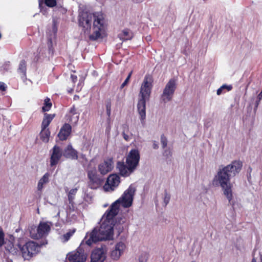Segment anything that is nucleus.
Here are the masks:
<instances>
[{
	"instance_id": "33",
	"label": "nucleus",
	"mask_w": 262,
	"mask_h": 262,
	"mask_svg": "<svg viewBox=\"0 0 262 262\" xmlns=\"http://www.w3.org/2000/svg\"><path fill=\"white\" fill-rule=\"evenodd\" d=\"M5 244V234L3 229L0 227V247Z\"/></svg>"
},
{
	"instance_id": "41",
	"label": "nucleus",
	"mask_w": 262,
	"mask_h": 262,
	"mask_svg": "<svg viewBox=\"0 0 262 262\" xmlns=\"http://www.w3.org/2000/svg\"><path fill=\"white\" fill-rule=\"evenodd\" d=\"M71 79L74 84L77 81V77L74 74L71 75Z\"/></svg>"
},
{
	"instance_id": "6",
	"label": "nucleus",
	"mask_w": 262,
	"mask_h": 262,
	"mask_svg": "<svg viewBox=\"0 0 262 262\" xmlns=\"http://www.w3.org/2000/svg\"><path fill=\"white\" fill-rule=\"evenodd\" d=\"M18 247L25 260H30L39 252V245L33 241L26 242L23 245L19 244Z\"/></svg>"
},
{
	"instance_id": "3",
	"label": "nucleus",
	"mask_w": 262,
	"mask_h": 262,
	"mask_svg": "<svg viewBox=\"0 0 262 262\" xmlns=\"http://www.w3.org/2000/svg\"><path fill=\"white\" fill-rule=\"evenodd\" d=\"M153 81L152 76L147 74L141 85L139 93L140 98L138 100L137 109L142 123L146 118V101L149 100L150 96Z\"/></svg>"
},
{
	"instance_id": "42",
	"label": "nucleus",
	"mask_w": 262,
	"mask_h": 262,
	"mask_svg": "<svg viewBox=\"0 0 262 262\" xmlns=\"http://www.w3.org/2000/svg\"><path fill=\"white\" fill-rule=\"evenodd\" d=\"M222 88H223L224 89H226L228 91H229L232 90V86L231 85H227L224 84L222 86Z\"/></svg>"
},
{
	"instance_id": "11",
	"label": "nucleus",
	"mask_w": 262,
	"mask_h": 262,
	"mask_svg": "<svg viewBox=\"0 0 262 262\" xmlns=\"http://www.w3.org/2000/svg\"><path fill=\"white\" fill-rule=\"evenodd\" d=\"M50 165L51 167H53L58 164L62 157V149L59 146L55 145L50 150Z\"/></svg>"
},
{
	"instance_id": "45",
	"label": "nucleus",
	"mask_w": 262,
	"mask_h": 262,
	"mask_svg": "<svg viewBox=\"0 0 262 262\" xmlns=\"http://www.w3.org/2000/svg\"><path fill=\"white\" fill-rule=\"evenodd\" d=\"M153 148L154 149H157L159 147L158 143L156 141H154L153 145H152Z\"/></svg>"
},
{
	"instance_id": "13",
	"label": "nucleus",
	"mask_w": 262,
	"mask_h": 262,
	"mask_svg": "<svg viewBox=\"0 0 262 262\" xmlns=\"http://www.w3.org/2000/svg\"><path fill=\"white\" fill-rule=\"evenodd\" d=\"M140 154L138 149H133L130 150L126 158V164L135 170L139 164Z\"/></svg>"
},
{
	"instance_id": "2",
	"label": "nucleus",
	"mask_w": 262,
	"mask_h": 262,
	"mask_svg": "<svg viewBox=\"0 0 262 262\" xmlns=\"http://www.w3.org/2000/svg\"><path fill=\"white\" fill-rule=\"evenodd\" d=\"M136 191V189L130 186L126 190L122 196L118 200L113 203L110 208L105 211L103 216L105 222L110 223V221L115 217L118 213L120 204L123 207L128 208L132 206L133 204V197Z\"/></svg>"
},
{
	"instance_id": "17",
	"label": "nucleus",
	"mask_w": 262,
	"mask_h": 262,
	"mask_svg": "<svg viewBox=\"0 0 262 262\" xmlns=\"http://www.w3.org/2000/svg\"><path fill=\"white\" fill-rule=\"evenodd\" d=\"M71 133V125L69 123H65L60 128L57 136L60 141H66L68 139Z\"/></svg>"
},
{
	"instance_id": "38",
	"label": "nucleus",
	"mask_w": 262,
	"mask_h": 262,
	"mask_svg": "<svg viewBox=\"0 0 262 262\" xmlns=\"http://www.w3.org/2000/svg\"><path fill=\"white\" fill-rule=\"evenodd\" d=\"M122 133H128L129 132V126L127 124H124L122 125Z\"/></svg>"
},
{
	"instance_id": "5",
	"label": "nucleus",
	"mask_w": 262,
	"mask_h": 262,
	"mask_svg": "<svg viewBox=\"0 0 262 262\" xmlns=\"http://www.w3.org/2000/svg\"><path fill=\"white\" fill-rule=\"evenodd\" d=\"M93 160H91L88 164L86 173L88 177V186L91 189H97L100 187L104 182L103 176H100L97 172L94 165L92 166Z\"/></svg>"
},
{
	"instance_id": "23",
	"label": "nucleus",
	"mask_w": 262,
	"mask_h": 262,
	"mask_svg": "<svg viewBox=\"0 0 262 262\" xmlns=\"http://www.w3.org/2000/svg\"><path fill=\"white\" fill-rule=\"evenodd\" d=\"M77 191V189L76 188L72 189L70 190L68 197V201L69 203V209L71 211H74L75 206H74V200L75 199V195H76Z\"/></svg>"
},
{
	"instance_id": "29",
	"label": "nucleus",
	"mask_w": 262,
	"mask_h": 262,
	"mask_svg": "<svg viewBox=\"0 0 262 262\" xmlns=\"http://www.w3.org/2000/svg\"><path fill=\"white\" fill-rule=\"evenodd\" d=\"M52 106L50 98H46L44 100L43 106L42 107V111L46 112L49 111Z\"/></svg>"
},
{
	"instance_id": "1",
	"label": "nucleus",
	"mask_w": 262,
	"mask_h": 262,
	"mask_svg": "<svg viewBox=\"0 0 262 262\" xmlns=\"http://www.w3.org/2000/svg\"><path fill=\"white\" fill-rule=\"evenodd\" d=\"M243 163L240 160L233 161L226 166H221L212 180L213 186L221 187L224 194L228 200L229 203L234 205L232 200L233 194L232 184L230 182L231 178L235 177L241 171Z\"/></svg>"
},
{
	"instance_id": "27",
	"label": "nucleus",
	"mask_w": 262,
	"mask_h": 262,
	"mask_svg": "<svg viewBox=\"0 0 262 262\" xmlns=\"http://www.w3.org/2000/svg\"><path fill=\"white\" fill-rule=\"evenodd\" d=\"M50 134L51 132L49 128H46L43 130L41 128L40 133V138L41 140L43 142L48 143L49 141Z\"/></svg>"
},
{
	"instance_id": "20",
	"label": "nucleus",
	"mask_w": 262,
	"mask_h": 262,
	"mask_svg": "<svg viewBox=\"0 0 262 262\" xmlns=\"http://www.w3.org/2000/svg\"><path fill=\"white\" fill-rule=\"evenodd\" d=\"M55 117V114H49L47 113L44 114L43 118L41 123V128L42 129L48 128L47 127L50 125L53 119Z\"/></svg>"
},
{
	"instance_id": "47",
	"label": "nucleus",
	"mask_w": 262,
	"mask_h": 262,
	"mask_svg": "<svg viewBox=\"0 0 262 262\" xmlns=\"http://www.w3.org/2000/svg\"><path fill=\"white\" fill-rule=\"evenodd\" d=\"M257 99H261V100L262 99V90H261V91L260 92V93L257 96Z\"/></svg>"
},
{
	"instance_id": "7",
	"label": "nucleus",
	"mask_w": 262,
	"mask_h": 262,
	"mask_svg": "<svg viewBox=\"0 0 262 262\" xmlns=\"http://www.w3.org/2000/svg\"><path fill=\"white\" fill-rule=\"evenodd\" d=\"M177 86V79L174 78L169 79L163 89V93L161 96V102L165 103L171 101Z\"/></svg>"
},
{
	"instance_id": "14",
	"label": "nucleus",
	"mask_w": 262,
	"mask_h": 262,
	"mask_svg": "<svg viewBox=\"0 0 262 262\" xmlns=\"http://www.w3.org/2000/svg\"><path fill=\"white\" fill-rule=\"evenodd\" d=\"M114 168V161L112 158L108 157L98 166L100 174L104 176L111 172Z\"/></svg>"
},
{
	"instance_id": "12",
	"label": "nucleus",
	"mask_w": 262,
	"mask_h": 262,
	"mask_svg": "<svg viewBox=\"0 0 262 262\" xmlns=\"http://www.w3.org/2000/svg\"><path fill=\"white\" fill-rule=\"evenodd\" d=\"M107 251L101 247L94 249L91 254V262H104L106 258Z\"/></svg>"
},
{
	"instance_id": "26",
	"label": "nucleus",
	"mask_w": 262,
	"mask_h": 262,
	"mask_svg": "<svg viewBox=\"0 0 262 262\" xmlns=\"http://www.w3.org/2000/svg\"><path fill=\"white\" fill-rule=\"evenodd\" d=\"M39 7L41 9L43 7V5L50 7L53 8L56 6V0H38Z\"/></svg>"
},
{
	"instance_id": "50",
	"label": "nucleus",
	"mask_w": 262,
	"mask_h": 262,
	"mask_svg": "<svg viewBox=\"0 0 262 262\" xmlns=\"http://www.w3.org/2000/svg\"><path fill=\"white\" fill-rule=\"evenodd\" d=\"M73 91V89H71L70 90H68L69 93H72Z\"/></svg>"
},
{
	"instance_id": "37",
	"label": "nucleus",
	"mask_w": 262,
	"mask_h": 262,
	"mask_svg": "<svg viewBox=\"0 0 262 262\" xmlns=\"http://www.w3.org/2000/svg\"><path fill=\"white\" fill-rule=\"evenodd\" d=\"M131 75H132V72H130L128 75L127 76V77H126V79L125 80V81L122 83V84H121V88H124L126 84L127 83H128L130 78V76H131Z\"/></svg>"
},
{
	"instance_id": "48",
	"label": "nucleus",
	"mask_w": 262,
	"mask_h": 262,
	"mask_svg": "<svg viewBox=\"0 0 262 262\" xmlns=\"http://www.w3.org/2000/svg\"><path fill=\"white\" fill-rule=\"evenodd\" d=\"M77 99H79V96H77V95H75L74 97V100H76Z\"/></svg>"
},
{
	"instance_id": "16",
	"label": "nucleus",
	"mask_w": 262,
	"mask_h": 262,
	"mask_svg": "<svg viewBox=\"0 0 262 262\" xmlns=\"http://www.w3.org/2000/svg\"><path fill=\"white\" fill-rule=\"evenodd\" d=\"M131 166L125 164L123 161H118L117 163L116 168L119 171V174L124 177H128L133 173L135 169Z\"/></svg>"
},
{
	"instance_id": "46",
	"label": "nucleus",
	"mask_w": 262,
	"mask_h": 262,
	"mask_svg": "<svg viewBox=\"0 0 262 262\" xmlns=\"http://www.w3.org/2000/svg\"><path fill=\"white\" fill-rule=\"evenodd\" d=\"M223 89H224L223 88H222V86L219 88L217 90V92H216V94L217 95H220L222 94V90Z\"/></svg>"
},
{
	"instance_id": "31",
	"label": "nucleus",
	"mask_w": 262,
	"mask_h": 262,
	"mask_svg": "<svg viewBox=\"0 0 262 262\" xmlns=\"http://www.w3.org/2000/svg\"><path fill=\"white\" fill-rule=\"evenodd\" d=\"M111 99H108L105 101L106 114L108 118L110 117L111 114Z\"/></svg>"
},
{
	"instance_id": "22",
	"label": "nucleus",
	"mask_w": 262,
	"mask_h": 262,
	"mask_svg": "<svg viewBox=\"0 0 262 262\" xmlns=\"http://www.w3.org/2000/svg\"><path fill=\"white\" fill-rule=\"evenodd\" d=\"M134 37L133 33L128 28L123 29L121 33L118 34V37L120 40L124 41L130 40Z\"/></svg>"
},
{
	"instance_id": "18",
	"label": "nucleus",
	"mask_w": 262,
	"mask_h": 262,
	"mask_svg": "<svg viewBox=\"0 0 262 262\" xmlns=\"http://www.w3.org/2000/svg\"><path fill=\"white\" fill-rule=\"evenodd\" d=\"M120 183V177L116 174H110L107 179L106 184L104 188L106 190H108L110 188L113 190L114 188L117 186Z\"/></svg>"
},
{
	"instance_id": "40",
	"label": "nucleus",
	"mask_w": 262,
	"mask_h": 262,
	"mask_svg": "<svg viewBox=\"0 0 262 262\" xmlns=\"http://www.w3.org/2000/svg\"><path fill=\"white\" fill-rule=\"evenodd\" d=\"M72 235V233L71 232H67L66 234H64L63 237L64 238L65 241H68Z\"/></svg>"
},
{
	"instance_id": "43",
	"label": "nucleus",
	"mask_w": 262,
	"mask_h": 262,
	"mask_svg": "<svg viewBox=\"0 0 262 262\" xmlns=\"http://www.w3.org/2000/svg\"><path fill=\"white\" fill-rule=\"evenodd\" d=\"M122 136H123V138L126 140V141H129V136L127 134V133H122Z\"/></svg>"
},
{
	"instance_id": "35",
	"label": "nucleus",
	"mask_w": 262,
	"mask_h": 262,
	"mask_svg": "<svg viewBox=\"0 0 262 262\" xmlns=\"http://www.w3.org/2000/svg\"><path fill=\"white\" fill-rule=\"evenodd\" d=\"M48 45L49 53H53V42L51 38L48 39Z\"/></svg>"
},
{
	"instance_id": "15",
	"label": "nucleus",
	"mask_w": 262,
	"mask_h": 262,
	"mask_svg": "<svg viewBox=\"0 0 262 262\" xmlns=\"http://www.w3.org/2000/svg\"><path fill=\"white\" fill-rule=\"evenodd\" d=\"M126 248L125 244L120 242L117 243L115 247L110 252V257L113 260H117L119 259L121 255L123 253Z\"/></svg>"
},
{
	"instance_id": "10",
	"label": "nucleus",
	"mask_w": 262,
	"mask_h": 262,
	"mask_svg": "<svg viewBox=\"0 0 262 262\" xmlns=\"http://www.w3.org/2000/svg\"><path fill=\"white\" fill-rule=\"evenodd\" d=\"M97 13L91 14L87 12H83L79 15V25L82 27L84 33L90 32L92 18L93 15Z\"/></svg>"
},
{
	"instance_id": "19",
	"label": "nucleus",
	"mask_w": 262,
	"mask_h": 262,
	"mask_svg": "<svg viewBox=\"0 0 262 262\" xmlns=\"http://www.w3.org/2000/svg\"><path fill=\"white\" fill-rule=\"evenodd\" d=\"M63 156L67 159L77 160L78 159V152L74 149L71 144H69L62 150Z\"/></svg>"
},
{
	"instance_id": "21",
	"label": "nucleus",
	"mask_w": 262,
	"mask_h": 262,
	"mask_svg": "<svg viewBox=\"0 0 262 262\" xmlns=\"http://www.w3.org/2000/svg\"><path fill=\"white\" fill-rule=\"evenodd\" d=\"M38 226L41 237L46 236L51 230L50 226L46 222H40Z\"/></svg>"
},
{
	"instance_id": "44",
	"label": "nucleus",
	"mask_w": 262,
	"mask_h": 262,
	"mask_svg": "<svg viewBox=\"0 0 262 262\" xmlns=\"http://www.w3.org/2000/svg\"><path fill=\"white\" fill-rule=\"evenodd\" d=\"M260 101H261V99H259L257 98V100L256 101L255 103V109H256L258 107Z\"/></svg>"
},
{
	"instance_id": "32",
	"label": "nucleus",
	"mask_w": 262,
	"mask_h": 262,
	"mask_svg": "<svg viewBox=\"0 0 262 262\" xmlns=\"http://www.w3.org/2000/svg\"><path fill=\"white\" fill-rule=\"evenodd\" d=\"M148 258V254L146 252L142 253L139 258L140 262H146Z\"/></svg>"
},
{
	"instance_id": "49",
	"label": "nucleus",
	"mask_w": 262,
	"mask_h": 262,
	"mask_svg": "<svg viewBox=\"0 0 262 262\" xmlns=\"http://www.w3.org/2000/svg\"><path fill=\"white\" fill-rule=\"evenodd\" d=\"M251 262H256V259L254 257H253L252 259Z\"/></svg>"
},
{
	"instance_id": "39",
	"label": "nucleus",
	"mask_w": 262,
	"mask_h": 262,
	"mask_svg": "<svg viewBox=\"0 0 262 262\" xmlns=\"http://www.w3.org/2000/svg\"><path fill=\"white\" fill-rule=\"evenodd\" d=\"M7 89V86L5 83L3 82H0V90L2 91H5Z\"/></svg>"
},
{
	"instance_id": "8",
	"label": "nucleus",
	"mask_w": 262,
	"mask_h": 262,
	"mask_svg": "<svg viewBox=\"0 0 262 262\" xmlns=\"http://www.w3.org/2000/svg\"><path fill=\"white\" fill-rule=\"evenodd\" d=\"M93 29L94 30L92 34L89 36L90 39L95 40L101 36L100 32L104 29V19L102 14L97 13L93 15Z\"/></svg>"
},
{
	"instance_id": "34",
	"label": "nucleus",
	"mask_w": 262,
	"mask_h": 262,
	"mask_svg": "<svg viewBox=\"0 0 262 262\" xmlns=\"http://www.w3.org/2000/svg\"><path fill=\"white\" fill-rule=\"evenodd\" d=\"M161 143L163 148H165L167 146V140L164 135H162L161 136Z\"/></svg>"
},
{
	"instance_id": "9",
	"label": "nucleus",
	"mask_w": 262,
	"mask_h": 262,
	"mask_svg": "<svg viewBox=\"0 0 262 262\" xmlns=\"http://www.w3.org/2000/svg\"><path fill=\"white\" fill-rule=\"evenodd\" d=\"M87 256L83 246L81 244L75 251L69 252L67 254V259L69 262H85Z\"/></svg>"
},
{
	"instance_id": "24",
	"label": "nucleus",
	"mask_w": 262,
	"mask_h": 262,
	"mask_svg": "<svg viewBox=\"0 0 262 262\" xmlns=\"http://www.w3.org/2000/svg\"><path fill=\"white\" fill-rule=\"evenodd\" d=\"M30 237L35 239L41 238L40 231L39 230V226L31 225L29 227Z\"/></svg>"
},
{
	"instance_id": "4",
	"label": "nucleus",
	"mask_w": 262,
	"mask_h": 262,
	"mask_svg": "<svg viewBox=\"0 0 262 262\" xmlns=\"http://www.w3.org/2000/svg\"><path fill=\"white\" fill-rule=\"evenodd\" d=\"M113 227L105 223H102L97 228H95L90 234V238L85 241V244L91 246L99 241L110 239L113 235Z\"/></svg>"
},
{
	"instance_id": "25",
	"label": "nucleus",
	"mask_w": 262,
	"mask_h": 262,
	"mask_svg": "<svg viewBox=\"0 0 262 262\" xmlns=\"http://www.w3.org/2000/svg\"><path fill=\"white\" fill-rule=\"evenodd\" d=\"M51 174L47 172L40 179L37 184V190L41 191L43 188V185L49 182V179Z\"/></svg>"
},
{
	"instance_id": "28",
	"label": "nucleus",
	"mask_w": 262,
	"mask_h": 262,
	"mask_svg": "<svg viewBox=\"0 0 262 262\" xmlns=\"http://www.w3.org/2000/svg\"><path fill=\"white\" fill-rule=\"evenodd\" d=\"M26 71H27V62L23 59L21 60L19 63L18 68V72L21 74L23 78L26 77Z\"/></svg>"
},
{
	"instance_id": "30",
	"label": "nucleus",
	"mask_w": 262,
	"mask_h": 262,
	"mask_svg": "<svg viewBox=\"0 0 262 262\" xmlns=\"http://www.w3.org/2000/svg\"><path fill=\"white\" fill-rule=\"evenodd\" d=\"M70 118L69 119V122H72V118H71V116H74V115H76V119H75V122H77L78 120V118H79V115L78 114L77 112V109L75 108V107L74 106H73L71 108H70Z\"/></svg>"
},
{
	"instance_id": "36",
	"label": "nucleus",
	"mask_w": 262,
	"mask_h": 262,
	"mask_svg": "<svg viewBox=\"0 0 262 262\" xmlns=\"http://www.w3.org/2000/svg\"><path fill=\"white\" fill-rule=\"evenodd\" d=\"M170 198V195L169 194H168L166 192H165V196L164 198V202L165 203V206H166L167 205V204L169 203Z\"/></svg>"
}]
</instances>
